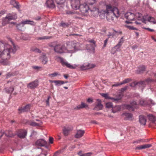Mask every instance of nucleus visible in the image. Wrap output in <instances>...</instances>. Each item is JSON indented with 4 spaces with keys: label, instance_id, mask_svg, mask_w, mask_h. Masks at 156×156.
<instances>
[{
    "label": "nucleus",
    "instance_id": "1",
    "mask_svg": "<svg viewBox=\"0 0 156 156\" xmlns=\"http://www.w3.org/2000/svg\"><path fill=\"white\" fill-rule=\"evenodd\" d=\"M10 41L13 45L12 48L7 42L0 41V63L4 65L9 64L8 60L10 58V53L12 52L14 54L19 48V47L15 45L11 39Z\"/></svg>",
    "mask_w": 156,
    "mask_h": 156
},
{
    "label": "nucleus",
    "instance_id": "2",
    "mask_svg": "<svg viewBox=\"0 0 156 156\" xmlns=\"http://www.w3.org/2000/svg\"><path fill=\"white\" fill-rule=\"evenodd\" d=\"M106 8L105 11L101 10L100 12L102 13L103 17H105L106 14V18L108 20H113L115 16L117 18L119 17V12L117 8L112 6L111 4L106 5Z\"/></svg>",
    "mask_w": 156,
    "mask_h": 156
},
{
    "label": "nucleus",
    "instance_id": "3",
    "mask_svg": "<svg viewBox=\"0 0 156 156\" xmlns=\"http://www.w3.org/2000/svg\"><path fill=\"white\" fill-rule=\"evenodd\" d=\"M67 45L69 53H74L76 51L84 49L83 45L76 41H68Z\"/></svg>",
    "mask_w": 156,
    "mask_h": 156
},
{
    "label": "nucleus",
    "instance_id": "4",
    "mask_svg": "<svg viewBox=\"0 0 156 156\" xmlns=\"http://www.w3.org/2000/svg\"><path fill=\"white\" fill-rule=\"evenodd\" d=\"M66 47L63 44H56L55 45H51V46L54 48L55 52L57 53L62 54L64 53H69L68 49L67 42L66 43Z\"/></svg>",
    "mask_w": 156,
    "mask_h": 156
},
{
    "label": "nucleus",
    "instance_id": "5",
    "mask_svg": "<svg viewBox=\"0 0 156 156\" xmlns=\"http://www.w3.org/2000/svg\"><path fill=\"white\" fill-rule=\"evenodd\" d=\"M136 16L138 17L139 20L145 24L148 21L153 24H156V20L154 18L151 16L148 17L147 15L143 16L141 14L138 13L136 14Z\"/></svg>",
    "mask_w": 156,
    "mask_h": 156
},
{
    "label": "nucleus",
    "instance_id": "6",
    "mask_svg": "<svg viewBox=\"0 0 156 156\" xmlns=\"http://www.w3.org/2000/svg\"><path fill=\"white\" fill-rule=\"evenodd\" d=\"M55 59L56 60H58V61H59L62 66H66L69 69H75L78 66L76 64H74V65H71L67 62L66 60L60 56H55Z\"/></svg>",
    "mask_w": 156,
    "mask_h": 156
},
{
    "label": "nucleus",
    "instance_id": "7",
    "mask_svg": "<svg viewBox=\"0 0 156 156\" xmlns=\"http://www.w3.org/2000/svg\"><path fill=\"white\" fill-rule=\"evenodd\" d=\"M101 12V10L99 11L98 8L94 7L92 9H90L88 12L93 16L97 17L98 16L99 13H100V16H102V13L100 12Z\"/></svg>",
    "mask_w": 156,
    "mask_h": 156
},
{
    "label": "nucleus",
    "instance_id": "8",
    "mask_svg": "<svg viewBox=\"0 0 156 156\" xmlns=\"http://www.w3.org/2000/svg\"><path fill=\"white\" fill-rule=\"evenodd\" d=\"M154 81V80L150 78H148L145 81H141L138 82V86L140 87L142 90L145 87L146 85Z\"/></svg>",
    "mask_w": 156,
    "mask_h": 156
},
{
    "label": "nucleus",
    "instance_id": "9",
    "mask_svg": "<svg viewBox=\"0 0 156 156\" xmlns=\"http://www.w3.org/2000/svg\"><path fill=\"white\" fill-rule=\"evenodd\" d=\"M89 9L88 5L86 3H84L83 4H81L78 9L83 15H85L89 10Z\"/></svg>",
    "mask_w": 156,
    "mask_h": 156
},
{
    "label": "nucleus",
    "instance_id": "10",
    "mask_svg": "<svg viewBox=\"0 0 156 156\" xmlns=\"http://www.w3.org/2000/svg\"><path fill=\"white\" fill-rule=\"evenodd\" d=\"M71 5L73 9H78L81 5L80 1V0H71Z\"/></svg>",
    "mask_w": 156,
    "mask_h": 156
},
{
    "label": "nucleus",
    "instance_id": "11",
    "mask_svg": "<svg viewBox=\"0 0 156 156\" xmlns=\"http://www.w3.org/2000/svg\"><path fill=\"white\" fill-rule=\"evenodd\" d=\"M140 104L142 105H154L156 104V103L151 99H148L147 100L142 99L140 100Z\"/></svg>",
    "mask_w": 156,
    "mask_h": 156
},
{
    "label": "nucleus",
    "instance_id": "12",
    "mask_svg": "<svg viewBox=\"0 0 156 156\" xmlns=\"http://www.w3.org/2000/svg\"><path fill=\"white\" fill-rule=\"evenodd\" d=\"M138 13H139L137 12L135 14H134L130 12H128L125 14V16L126 19L129 21L133 20L135 18H136L138 20V17L136 16V14Z\"/></svg>",
    "mask_w": 156,
    "mask_h": 156
},
{
    "label": "nucleus",
    "instance_id": "13",
    "mask_svg": "<svg viewBox=\"0 0 156 156\" xmlns=\"http://www.w3.org/2000/svg\"><path fill=\"white\" fill-rule=\"evenodd\" d=\"M39 83V82L38 80H36L28 84L27 87L28 88L31 89H34L37 87L38 86Z\"/></svg>",
    "mask_w": 156,
    "mask_h": 156
},
{
    "label": "nucleus",
    "instance_id": "14",
    "mask_svg": "<svg viewBox=\"0 0 156 156\" xmlns=\"http://www.w3.org/2000/svg\"><path fill=\"white\" fill-rule=\"evenodd\" d=\"M101 95L103 97L105 98L106 99L109 98L111 99L112 100L115 102H117L122 97L123 95L122 94H120L119 95V96L118 98H110L108 94L102 93L101 94Z\"/></svg>",
    "mask_w": 156,
    "mask_h": 156
},
{
    "label": "nucleus",
    "instance_id": "15",
    "mask_svg": "<svg viewBox=\"0 0 156 156\" xmlns=\"http://www.w3.org/2000/svg\"><path fill=\"white\" fill-rule=\"evenodd\" d=\"M95 67V65L88 63H85L80 67L82 70H84L93 68Z\"/></svg>",
    "mask_w": 156,
    "mask_h": 156
},
{
    "label": "nucleus",
    "instance_id": "16",
    "mask_svg": "<svg viewBox=\"0 0 156 156\" xmlns=\"http://www.w3.org/2000/svg\"><path fill=\"white\" fill-rule=\"evenodd\" d=\"M30 105L28 104L23 108H20L18 109L19 112L20 113H21L22 112L29 111L30 109Z\"/></svg>",
    "mask_w": 156,
    "mask_h": 156
},
{
    "label": "nucleus",
    "instance_id": "17",
    "mask_svg": "<svg viewBox=\"0 0 156 156\" xmlns=\"http://www.w3.org/2000/svg\"><path fill=\"white\" fill-rule=\"evenodd\" d=\"M47 142L44 140L42 139L37 140L35 142V145L40 147H43L45 146Z\"/></svg>",
    "mask_w": 156,
    "mask_h": 156
},
{
    "label": "nucleus",
    "instance_id": "18",
    "mask_svg": "<svg viewBox=\"0 0 156 156\" xmlns=\"http://www.w3.org/2000/svg\"><path fill=\"white\" fill-rule=\"evenodd\" d=\"M42 64L45 65L48 63V59L45 53H43L40 58Z\"/></svg>",
    "mask_w": 156,
    "mask_h": 156
},
{
    "label": "nucleus",
    "instance_id": "19",
    "mask_svg": "<svg viewBox=\"0 0 156 156\" xmlns=\"http://www.w3.org/2000/svg\"><path fill=\"white\" fill-rule=\"evenodd\" d=\"M27 132L26 130H20L17 133L18 136L21 138H23L27 135Z\"/></svg>",
    "mask_w": 156,
    "mask_h": 156
},
{
    "label": "nucleus",
    "instance_id": "20",
    "mask_svg": "<svg viewBox=\"0 0 156 156\" xmlns=\"http://www.w3.org/2000/svg\"><path fill=\"white\" fill-rule=\"evenodd\" d=\"M6 17L9 21L12 20H15L17 18V15L15 13L8 14L7 15Z\"/></svg>",
    "mask_w": 156,
    "mask_h": 156
},
{
    "label": "nucleus",
    "instance_id": "21",
    "mask_svg": "<svg viewBox=\"0 0 156 156\" xmlns=\"http://www.w3.org/2000/svg\"><path fill=\"white\" fill-rule=\"evenodd\" d=\"M137 105L135 101H133L132 102L130 105H127V108L129 109H132V110H133L134 108H136L137 107Z\"/></svg>",
    "mask_w": 156,
    "mask_h": 156
},
{
    "label": "nucleus",
    "instance_id": "22",
    "mask_svg": "<svg viewBox=\"0 0 156 156\" xmlns=\"http://www.w3.org/2000/svg\"><path fill=\"white\" fill-rule=\"evenodd\" d=\"M47 7L53 8L55 7V5L53 0H47L46 2Z\"/></svg>",
    "mask_w": 156,
    "mask_h": 156
},
{
    "label": "nucleus",
    "instance_id": "23",
    "mask_svg": "<svg viewBox=\"0 0 156 156\" xmlns=\"http://www.w3.org/2000/svg\"><path fill=\"white\" fill-rule=\"evenodd\" d=\"M151 144H146L142 145H140L137 146L136 148V150H141L147 148H148L151 147Z\"/></svg>",
    "mask_w": 156,
    "mask_h": 156
},
{
    "label": "nucleus",
    "instance_id": "24",
    "mask_svg": "<svg viewBox=\"0 0 156 156\" xmlns=\"http://www.w3.org/2000/svg\"><path fill=\"white\" fill-rule=\"evenodd\" d=\"M120 47L117 44L111 50V54H114L117 52L119 51L120 50Z\"/></svg>",
    "mask_w": 156,
    "mask_h": 156
},
{
    "label": "nucleus",
    "instance_id": "25",
    "mask_svg": "<svg viewBox=\"0 0 156 156\" xmlns=\"http://www.w3.org/2000/svg\"><path fill=\"white\" fill-rule=\"evenodd\" d=\"M98 103L96 105L94 108V109L96 110H101L103 108V105L101 103V100L99 99H97Z\"/></svg>",
    "mask_w": 156,
    "mask_h": 156
},
{
    "label": "nucleus",
    "instance_id": "26",
    "mask_svg": "<svg viewBox=\"0 0 156 156\" xmlns=\"http://www.w3.org/2000/svg\"><path fill=\"white\" fill-rule=\"evenodd\" d=\"M71 130V129L69 126L64 127L63 129V132L64 134L66 136H67L69 131Z\"/></svg>",
    "mask_w": 156,
    "mask_h": 156
},
{
    "label": "nucleus",
    "instance_id": "27",
    "mask_svg": "<svg viewBox=\"0 0 156 156\" xmlns=\"http://www.w3.org/2000/svg\"><path fill=\"white\" fill-rule=\"evenodd\" d=\"M84 131L83 130H77L75 135V137L76 138H79L81 137L84 134Z\"/></svg>",
    "mask_w": 156,
    "mask_h": 156
},
{
    "label": "nucleus",
    "instance_id": "28",
    "mask_svg": "<svg viewBox=\"0 0 156 156\" xmlns=\"http://www.w3.org/2000/svg\"><path fill=\"white\" fill-rule=\"evenodd\" d=\"M51 82L52 83H54L55 85L56 86H59L65 83H67V82H64V81L60 80H52L51 81Z\"/></svg>",
    "mask_w": 156,
    "mask_h": 156
},
{
    "label": "nucleus",
    "instance_id": "29",
    "mask_svg": "<svg viewBox=\"0 0 156 156\" xmlns=\"http://www.w3.org/2000/svg\"><path fill=\"white\" fill-rule=\"evenodd\" d=\"M21 24L23 25L25 24H30L31 25H34V22L33 21H30V20H26L22 21L20 23H19V24H18V25H20ZM22 26H23V25Z\"/></svg>",
    "mask_w": 156,
    "mask_h": 156
},
{
    "label": "nucleus",
    "instance_id": "30",
    "mask_svg": "<svg viewBox=\"0 0 156 156\" xmlns=\"http://www.w3.org/2000/svg\"><path fill=\"white\" fill-rule=\"evenodd\" d=\"M139 121L140 123L143 125L146 124V119L144 116L143 115L139 116Z\"/></svg>",
    "mask_w": 156,
    "mask_h": 156
},
{
    "label": "nucleus",
    "instance_id": "31",
    "mask_svg": "<svg viewBox=\"0 0 156 156\" xmlns=\"http://www.w3.org/2000/svg\"><path fill=\"white\" fill-rule=\"evenodd\" d=\"M57 4L58 5V8L63 7V3L65 0H55Z\"/></svg>",
    "mask_w": 156,
    "mask_h": 156
},
{
    "label": "nucleus",
    "instance_id": "32",
    "mask_svg": "<svg viewBox=\"0 0 156 156\" xmlns=\"http://www.w3.org/2000/svg\"><path fill=\"white\" fill-rule=\"evenodd\" d=\"M11 4L13 5L14 7L17 9H19L20 8L19 3L16 2L15 0H12L11 1Z\"/></svg>",
    "mask_w": 156,
    "mask_h": 156
},
{
    "label": "nucleus",
    "instance_id": "33",
    "mask_svg": "<svg viewBox=\"0 0 156 156\" xmlns=\"http://www.w3.org/2000/svg\"><path fill=\"white\" fill-rule=\"evenodd\" d=\"M121 108V106L119 105L115 106L112 107V111L113 113H115L120 111Z\"/></svg>",
    "mask_w": 156,
    "mask_h": 156
},
{
    "label": "nucleus",
    "instance_id": "34",
    "mask_svg": "<svg viewBox=\"0 0 156 156\" xmlns=\"http://www.w3.org/2000/svg\"><path fill=\"white\" fill-rule=\"evenodd\" d=\"M6 93L8 94H11L14 90L13 87H10L9 88H6L4 89Z\"/></svg>",
    "mask_w": 156,
    "mask_h": 156
},
{
    "label": "nucleus",
    "instance_id": "35",
    "mask_svg": "<svg viewBox=\"0 0 156 156\" xmlns=\"http://www.w3.org/2000/svg\"><path fill=\"white\" fill-rule=\"evenodd\" d=\"M122 115L125 116L126 120L130 119L132 117V115L129 113H124Z\"/></svg>",
    "mask_w": 156,
    "mask_h": 156
},
{
    "label": "nucleus",
    "instance_id": "36",
    "mask_svg": "<svg viewBox=\"0 0 156 156\" xmlns=\"http://www.w3.org/2000/svg\"><path fill=\"white\" fill-rule=\"evenodd\" d=\"M88 107V105L83 102H81V104L77 106L78 109L83 108H87Z\"/></svg>",
    "mask_w": 156,
    "mask_h": 156
},
{
    "label": "nucleus",
    "instance_id": "37",
    "mask_svg": "<svg viewBox=\"0 0 156 156\" xmlns=\"http://www.w3.org/2000/svg\"><path fill=\"white\" fill-rule=\"evenodd\" d=\"M10 21L8 19L5 17V18H3L2 20V24L3 26H4L6 24L8 23Z\"/></svg>",
    "mask_w": 156,
    "mask_h": 156
},
{
    "label": "nucleus",
    "instance_id": "38",
    "mask_svg": "<svg viewBox=\"0 0 156 156\" xmlns=\"http://www.w3.org/2000/svg\"><path fill=\"white\" fill-rule=\"evenodd\" d=\"M132 80V79L131 78H128L126 79L122 82L121 83V84H124L126 83H127L131 81Z\"/></svg>",
    "mask_w": 156,
    "mask_h": 156
},
{
    "label": "nucleus",
    "instance_id": "39",
    "mask_svg": "<svg viewBox=\"0 0 156 156\" xmlns=\"http://www.w3.org/2000/svg\"><path fill=\"white\" fill-rule=\"evenodd\" d=\"M60 75L58 72H55L54 73L50 74L48 75V76L50 77H55L57 76H60Z\"/></svg>",
    "mask_w": 156,
    "mask_h": 156
},
{
    "label": "nucleus",
    "instance_id": "40",
    "mask_svg": "<svg viewBox=\"0 0 156 156\" xmlns=\"http://www.w3.org/2000/svg\"><path fill=\"white\" fill-rule=\"evenodd\" d=\"M124 41V37H122L120 39L119 42H118V44H117L121 47V46L122 45V44L123 43Z\"/></svg>",
    "mask_w": 156,
    "mask_h": 156
},
{
    "label": "nucleus",
    "instance_id": "41",
    "mask_svg": "<svg viewBox=\"0 0 156 156\" xmlns=\"http://www.w3.org/2000/svg\"><path fill=\"white\" fill-rule=\"evenodd\" d=\"M50 37L47 36H44L42 37H40L37 38V39L38 40L48 39H50Z\"/></svg>",
    "mask_w": 156,
    "mask_h": 156
},
{
    "label": "nucleus",
    "instance_id": "42",
    "mask_svg": "<svg viewBox=\"0 0 156 156\" xmlns=\"http://www.w3.org/2000/svg\"><path fill=\"white\" fill-rule=\"evenodd\" d=\"M86 1L89 5H93L96 2V0H86Z\"/></svg>",
    "mask_w": 156,
    "mask_h": 156
},
{
    "label": "nucleus",
    "instance_id": "43",
    "mask_svg": "<svg viewBox=\"0 0 156 156\" xmlns=\"http://www.w3.org/2000/svg\"><path fill=\"white\" fill-rule=\"evenodd\" d=\"M149 119L151 121H155V117L152 115L149 114L148 115Z\"/></svg>",
    "mask_w": 156,
    "mask_h": 156
},
{
    "label": "nucleus",
    "instance_id": "44",
    "mask_svg": "<svg viewBox=\"0 0 156 156\" xmlns=\"http://www.w3.org/2000/svg\"><path fill=\"white\" fill-rule=\"evenodd\" d=\"M145 67L144 66H140L139 71L140 73H143V72L145 70Z\"/></svg>",
    "mask_w": 156,
    "mask_h": 156
},
{
    "label": "nucleus",
    "instance_id": "45",
    "mask_svg": "<svg viewBox=\"0 0 156 156\" xmlns=\"http://www.w3.org/2000/svg\"><path fill=\"white\" fill-rule=\"evenodd\" d=\"M8 134L7 133V131H6L5 133L6 135L7 136L9 137H12V136H14V134L11 130H8Z\"/></svg>",
    "mask_w": 156,
    "mask_h": 156
},
{
    "label": "nucleus",
    "instance_id": "46",
    "mask_svg": "<svg viewBox=\"0 0 156 156\" xmlns=\"http://www.w3.org/2000/svg\"><path fill=\"white\" fill-rule=\"evenodd\" d=\"M69 24L67 23H65L63 22H62L60 23V26L63 27H68Z\"/></svg>",
    "mask_w": 156,
    "mask_h": 156
},
{
    "label": "nucleus",
    "instance_id": "47",
    "mask_svg": "<svg viewBox=\"0 0 156 156\" xmlns=\"http://www.w3.org/2000/svg\"><path fill=\"white\" fill-rule=\"evenodd\" d=\"M113 105L112 103L108 102L106 103V107L107 108H112Z\"/></svg>",
    "mask_w": 156,
    "mask_h": 156
},
{
    "label": "nucleus",
    "instance_id": "48",
    "mask_svg": "<svg viewBox=\"0 0 156 156\" xmlns=\"http://www.w3.org/2000/svg\"><path fill=\"white\" fill-rule=\"evenodd\" d=\"M130 86L132 87H134L136 86H138V82L134 81L131 83L130 84Z\"/></svg>",
    "mask_w": 156,
    "mask_h": 156
},
{
    "label": "nucleus",
    "instance_id": "49",
    "mask_svg": "<svg viewBox=\"0 0 156 156\" xmlns=\"http://www.w3.org/2000/svg\"><path fill=\"white\" fill-rule=\"evenodd\" d=\"M30 125L32 126H39L41 125V123H37L35 122H32L30 123Z\"/></svg>",
    "mask_w": 156,
    "mask_h": 156
},
{
    "label": "nucleus",
    "instance_id": "50",
    "mask_svg": "<svg viewBox=\"0 0 156 156\" xmlns=\"http://www.w3.org/2000/svg\"><path fill=\"white\" fill-rule=\"evenodd\" d=\"M31 50L32 51H34L35 52H37L38 53H40L41 52V50L40 49L36 48H32L31 49Z\"/></svg>",
    "mask_w": 156,
    "mask_h": 156
},
{
    "label": "nucleus",
    "instance_id": "51",
    "mask_svg": "<svg viewBox=\"0 0 156 156\" xmlns=\"http://www.w3.org/2000/svg\"><path fill=\"white\" fill-rule=\"evenodd\" d=\"M126 27H127L130 30H136V28L134 27L133 26L128 25H126Z\"/></svg>",
    "mask_w": 156,
    "mask_h": 156
},
{
    "label": "nucleus",
    "instance_id": "52",
    "mask_svg": "<svg viewBox=\"0 0 156 156\" xmlns=\"http://www.w3.org/2000/svg\"><path fill=\"white\" fill-rule=\"evenodd\" d=\"M144 142V140H143L140 139V140H137L133 142V143H137V144H139L140 142Z\"/></svg>",
    "mask_w": 156,
    "mask_h": 156
},
{
    "label": "nucleus",
    "instance_id": "53",
    "mask_svg": "<svg viewBox=\"0 0 156 156\" xmlns=\"http://www.w3.org/2000/svg\"><path fill=\"white\" fill-rule=\"evenodd\" d=\"M32 68L34 69L38 70L39 69L41 68V66H32Z\"/></svg>",
    "mask_w": 156,
    "mask_h": 156
},
{
    "label": "nucleus",
    "instance_id": "54",
    "mask_svg": "<svg viewBox=\"0 0 156 156\" xmlns=\"http://www.w3.org/2000/svg\"><path fill=\"white\" fill-rule=\"evenodd\" d=\"M13 75V74L9 73H8L6 75V78L8 79L11 77V76Z\"/></svg>",
    "mask_w": 156,
    "mask_h": 156
},
{
    "label": "nucleus",
    "instance_id": "55",
    "mask_svg": "<svg viewBox=\"0 0 156 156\" xmlns=\"http://www.w3.org/2000/svg\"><path fill=\"white\" fill-rule=\"evenodd\" d=\"M92 154V153L89 152L83 154V156H90Z\"/></svg>",
    "mask_w": 156,
    "mask_h": 156
},
{
    "label": "nucleus",
    "instance_id": "56",
    "mask_svg": "<svg viewBox=\"0 0 156 156\" xmlns=\"http://www.w3.org/2000/svg\"><path fill=\"white\" fill-rule=\"evenodd\" d=\"M128 87L127 86H126L122 88L121 89V91L122 92H123V91H125L126 90H127V89L128 88Z\"/></svg>",
    "mask_w": 156,
    "mask_h": 156
},
{
    "label": "nucleus",
    "instance_id": "57",
    "mask_svg": "<svg viewBox=\"0 0 156 156\" xmlns=\"http://www.w3.org/2000/svg\"><path fill=\"white\" fill-rule=\"evenodd\" d=\"M66 13L67 14L71 15L73 14L74 13L72 11H67L66 12Z\"/></svg>",
    "mask_w": 156,
    "mask_h": 156
},
{
    "label": "nucleus",
    "instance_id": "58",
    "mask_svg": "<svg viewBox=\"0 0 156 156\" xmlns=\"http://www.w3.org/2000/svg\"><path fill=\"white\" fill-rule=\"evenodd\" d=\"M93 48V47L92 46V45H91V44H89L88 45V46L87 47V49H92Z\"/></svg>",
    "mask_w": 156,
    "mask_h": 156
},
{
    "label": "nucleus",
    "instance_id": "59",
    "mask_svg": "<svg viewBox=\"0 0 156 156\" xmlns=\"http://www.w3.org/2000/svg\"><path fill=\"white\" fill-rule=\"evenodd\" d=\"M108 39H107L104 41V45H103L104 47H105L106 46L107 44V42H108Z\"/></svg>",
    "mask_w": 156,
    "mask_h": 156
},
{
    "label": "nucleus",
    "instance_id": "60",
    "mask_svg": "<svg viewBox=\"0 0 156 156\" xmlns=\"http://www.w3.org/2000/svg\"><path fill=\"white\" fill-rule=\"evenodd\" d=\"M143 28L144 29H145L146 30H148L150 31L151 32H153L154 31V30L151 29L149 28H146V27H143Z\"/></svg>",
    "mask_w": 156,
    "mask_h": 156
},
{
    "label": "nucleus",
    "instance_id": "61",
    "mask_svg": "<svg viewBox=\"0 0 156 156\" xmlns=\"http://www.w3.org/2000/svg\"><path fill=\"white\" fill-rule=\"evenodd\" d=\"M4 133V131L3 130L0 131V138L2 136Z\"/></svg>",
    "mask_w": 156,
    "mask_h": 156
},
{
    "label": "nucleus",
    "instance_id": "62",
    "mask_svg": "<svg viewBox=\"0 0 156 156\" xmlns=\"http://www.w3.org/2000/svg\"><path fill=\"white\" fill-rule=\"evenodd\" d=\"M53 139L51 137H50L49 139V142L51 144H52L53 143Z\"/></svg>",
    "mask_w": 156,
    "mask_h": 156
},
{
    "label": "nucleus",
    "instance_id": "63",
    "mask_svg": "<svg viewBox=\"0 0 156 156\" xmlns=\"http://www.w3.org/2000/svg\"><path fill=\"white\" fill-rule=\"evenodd\" d=\"M87 102L91 103L93 102L92 99L91 98H89L87 99Z\"/></svg>",
    "mask_w": 156,
    "mask_h": 156
},
{
    "label": "nucleus",
    "instance_id": "64",
    "mask_svg": "<svg viewBox=\"0 0 156 156\" xmlns=\"http://www.w3.org/2000/svg\"><path fill=\"white\" fill-rule=\"evenodd\" d=\"M114 31L115 33L117 34H122V32L120 31H116L115 30H113Z\"/></svg>",
    "mask_w": 156,
    "mask_h": 156
}]
</instances>
